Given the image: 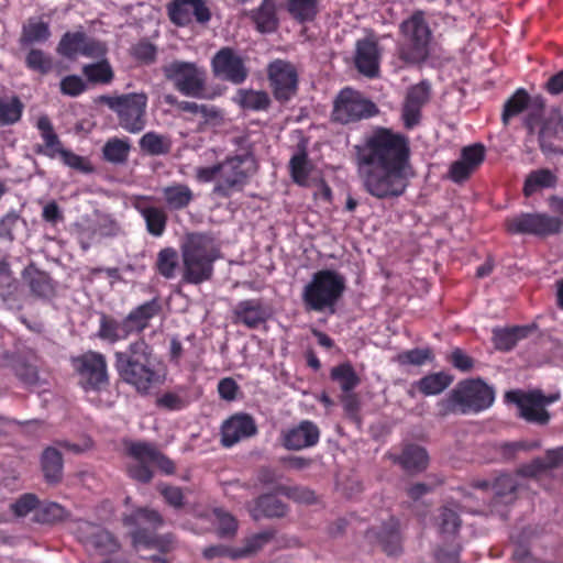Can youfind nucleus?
<instances>
[{"label": "nucleus", "mask_w": 563, "mask_h": 563, "mask_svg": "<svg viewBox=\"0 0 563 563\" xmlns=\"http://www.w3.org/2000/svg\"><path fill=\"white\" fill-rule=\"evenodd\" d=\"M257 432L256 421L250 413L236 412L222 422L220 442L223 448H232L240 441L256 435Z\"/></svg>", "instance_id": "nucleus-19"}, {"label": "nucleus", "mask_w": 563, "mask_h": 563, "mask_svg": "<svg viewBox=\"0 0 563 563\" xmlns=\"http://www.w3.org/2000/svg\"><path fill=\"white\" fill-rule=\"evenodd\" d=\"M147 95L130 92L119 96L101 95L97 101L107 106L117 114L120 126L129 133L136 134L146 125Z\"/></svg>", "instance_id": "nucleus-7"}, {"label": "nucleus", "mask_w": 563, "mask_h": 563, "mask_svg": "<svg viewBox=\"0 0 563 563\" xmlns=\"http://www.w3.org/2000/svg\"><path fill=\"white\" fill-rule=\"evenodd\" d=\"M485 146L482 143H475L464 146L461 151L460 158L475 172L485 159Z\"/></svg>", "instance_id": "nucleus-62"}, {"label": "nucleus", "mask_w": 563, "mask_h": 563, "mask_svg": "<svg viewBox=\"0 0 563 563\" xmlns=\"http://www.w3.org/2000/svg\"><path fill=\"white\" fill-rule=\"evenodd\" d=\"M529 102V93L523 88L517 89L504 104L501 113V121L504 125H508L511 118L522 113L528 108Z\"/></svg>", "instance_id": "nucleus-51"}, {"label": "nucleus", "mask_w": 563, "mask_h": 563, "mask_svg": "<svg viewBox=\"0 0 563 563\" xmlns=\"http://www.w3.org/2000/svg\"><path fill=\"white\" fill-rule=\"evenodd\" d=\"M541 446V442L534 441H516L506 442L500 445L499 452L503 459L510 461L515 460L519 452H529L537 450Z\"/></svg>", "instance_id": "nucleus-60"}, {"label": "nucleus", "mask_w": 563, "mask_h": 563, "mask_svg": "<svg viewBox=\"0 0 563 563\" xmlns=\"http://www.w3.org/2000/svg\"><path fill=\"white\" fill-rule=\"evenodd\" d=\"M49 37L48 23L31 18L22 26L19 44L21 47H31L34 44L45 43Z\"/></svg>", "instance_id": "nucleus-34"}, {"label": "nucleus", "mask_w": 563, "mask_h": 563, "mask_svg": "<svg viewBox=\"0 0 563 563\" xmlns=\"http://www.w3.org/2000/svg\"><path fill=\"white\" fill-rule=\"evenodd\" d=\"M154 200L153 196L135 195L131 205L144 219L148 234L159 238L166 231L168 216L163 208L153 205Z\"/></svg>", "instance_id": "nucleus-21"}, {"label": "nucleus", "mask_w": 563, "mask_h": 563, "mask_svg": "<svg viewBox=\"0 0 563 563\" xmlns=\"http://www.w3.org/2000/svg\"><path fill=\"white\" fill-rule=\"evenodd\" d=\"M275 534L274 529H267L247 537L244 540V545L236 549V555L240 559L258 552L275 538Z\"/></svg>", "instance_id": "nucleus-53"}, {"label": "nucleus", "mask_w": 563, "mask_h": 563, "mask_svg": "<svg viewBox=\"0 0 563 563\" xmlns=\"http://www.w3.org/2000/svg\"><path fill=\"white\" fill-rule=\"evenodd\" d=\"M82 74L87 80L92 84H110L113 80L114 74L110 63L102 59L97 63L87 64L82 67Z\"/></svg>", "instance_id": "nucleus-54"}, {"label": "nucleus", "mask_w": 563, "mask_h": 563, "mask_svg": "<svg viewBox=\"0 0 563 563\" xmlns=\"http://www.w3.org/2000/svg\"><path fill=\"white\" fill-rule=\"evenodd\" d=\"M495 389L481 378H468L459 382L448 395L438 401V413L441 417L450 415H477L493 406Z\"/></svg>", "instance_id": "nucleus-3"}, {"label": "nucleus", "mask_w": 563, "mask_h": 563, "mask_svg": "<svg viewBox=\"0 0 563 563\" xmlns=\"http://www.w3.org/2000/svg\"><path fill=\"white\" fill-rule=\"evenodd\" d=\"M23 277L27 279L31 292L41 298H46L54 292L53 280L46 272L40 269H25Z\"/></svg>", "instance_id": "nucleus-42"}, {"label": "nucleus", "mask_w": 563, "mask_h": 563, "mask_svg": "<svg viewBox=\"0 0 563 563\" xmlns=\"http://www.w3.org/2000/svg\"><path fill=\"white\" fill-rule=\"evenodd\" d=\"M150 460H135L134 463L128 465L129 476L140 483L147 484L153 478V471L150 466Z\"/></svg>", "instance_id": "nucleus-64"}, {"label": "nucleus", "mask_w": 563, "mask_h": 563, "mask_svg": "<svg viewBox=\"0 0 563 563\" xmlns=\"http://www.w3.org/2000/svg\"><path fill=\"white\" fill-rule=\"evenodd\" d=\"M99 327L96 336L109 344H115L125 341L130 335V329L125 323V318L117 319L114 316L99 312Z\"/></svg>", "instance_id": "nucleus-28"}, {"label": "nucleus", "mask_w": 563, "mask_h": 563, "mask_svg": "<svg viewBox=\"0 0 563 563\" xmlns=\"http://www.w3.org/2000/svg\"><path fill=\"white\" fill-rule=\"evenodd\" d=\"M74 371L85 389H99L108 382L107 361L103 354L88 351L70 360Z\"/></svg>", "instance_id": "nucleus-13"}, {"label": "nucleus", "mask_w": 563, "mask_h": 563, "mask_svg": "<svg viewBox=\"0 0 563 563\" xmlns=\"http://www.w3.org/2000/svg\"><path fill=\"white\" fill-rule=\"evenodd\" d=\"M345 288V278L336 271L320 269L313 273L301 292L305 310L308 312L330 311L333 313Z\"/></svg>", "instance_id": "nucleus-5"}, {"label": "nucleus", "mask_w": 563, "mask_h": 563, "mask_svg": "<svg viewBox=\"0 0 563 563\" xmlns=\"http://www.w3.org/2000/svg\"><path fill=\"white\" fill-rule=\"evenodd\" d=\"M19 283L13 277L11 268L0 279V298L11 307L18 300Z\"/></svg>", "instance_id": "nucleus-61"}, {"label": "nucleus", "mask_w": 563, "mask_h": 563, "mask_svg": "<svg viewBox=\"0 0 563 563\" xmlns=\"http://www.w3.org/2000/svg\"><path fill=\"white\" fill-rule=\"evenodd\" d=\"M126 452L134 460H150L152 464L166 475H172L176 471L175 463L152 443L142 441L130 442L126 445Z\"/></svg>", "instance_id": "nucleus-25"}, {"label": "nucleus", "mask_w": 563, "mask_h": 563, "mask_svg": "<svg viewBox=\"0 0 563 563\" xmlns=\"http://www.w3.org/2000/svg\"><path fill=\"white\" fill-rule=\"evenodd\" d=\"M505 400L517 405L519 416L528 422L543 426L550 420V413L544 408L549 401L541 394L509 390L505 394Z\"/></svg>", "instance_id": "nucleus-17"}, {"label": "nucleus", "mask_w": 563, "mask_h": 563, "mask_svg": "<svg viewBox=\"0 0 563 563\" xmlns=\"http://www.w3.org/2000/svg\"><path fill=\"white\" fill-rule=\"evenodd\" d=\"M452 375L444 372H438L423 376L416 382L415 385L422 395L432 396L441 394L452 384Z\"/></svg>", "instance_id": "nucleus-40"}, {"label": "nucleus", "mask_w": 563, "mask_h": 563, "mask_svg": "<svg viewBox=\"0 0 563 563\" xmlns=\"http://www.w3.org/2000/svg\"><path fill=\"white\" fill-rule=\"evenodd\" d=\"M12 371L19 380L27 386L38 383V368L36 363L26 356H16L12 361Z\"/></svg>", "instance_id": "nucleus-48"}, {"label": "nucleus", "mask_w": 563, "mask_h": 563, "mask_svg": "<svg viewBox=\"0 0 563 563\" xmlns=\"http://www.w3.org/2000/svg\"><path fill=\"white\" fill-rule=\"evenodd\" d=\"M252 20L260 32H274L278 26L274 0H262L260 7L252 12Z\"/></svg>", "instance_id": "nucleus-37"}, {"label": "nucleus", "mask_w": 563, "mask_h": 563, "mask_svg": "<svg viewBox=\"0 0 563 563\" xmlns=\"http://www.w3.org/2000/svg\"><path fill=\"white\" fill-rule=\"evenodd\" d=\"M68 512L57 503H40L34 512L33 520L42 525H54L67 518Z\"/></svg>", "instance_id": "nucleus-49"}, {"label": "nucleus", "mask_w": 563, "mask_h": 563, "mask_svg": "<svg viewBox=\"0 0 563 563\" xmlns=\"http://www.w3.org/2000/svg\"><path fill=\"white\" fill-rule=\"evenodd\" d=\"M354 63L356 69L368 78L379 73L380 49L376 40L365 37L356 42Z\"/></svg>", "instance_id": "nucleus-23"}, {"label": "nucleus", "mask_w": 563, "mask_h": 563, "mask_svg": "<svg viewBox=\"0 0 563 563\" xmlns=\"http://www.w3.org/2000/svg\"><path fill=\"white\" fill-rule=\"evenodd\" d=\"M402 40L397 44L396 56L402 66H417L430 56L433 38L432 30L427 21L426 12L416 10L399 25Z\"/></svg>", "instance_id": "nucleus-4"}, {"label": "nucleus", "mask_w": 563, "mask_h": 563, "mask_svg": "<svg viewBox=\"0 0 563 563\" xmlns=\"http://www.w3.org/2000/svg\"><path fill=\"white\" fill-rule=\"evenodd\" d=\"M529 325H514L507 328L493 329V343L496 350L508 352L511 351L517 343L526 339L531 332Z\"/></svg>", "instance_id": "nucleus-30"}, {"label": "nucleus", "mask_w": 563, "mask_h": 563, "mask_svg": "<svg viewBox=\"0 0 563 563\" xmlns=\"http://www.w3.org/2000/svg\"><path fill=\"white\" fill-rule=\"evenodd\" d=\"M59 156L66 166L75 170H78L84 174H89L93 172V167L87 158L75 154L70 150H60Z\"/></svg>", "instance_id": "nucleus-63"}, {"label": "nucleus", "mask_w": 563, "mask_h": 563, "mask_svg": "<svg viewBox=\"0 0 563 563\" xmlns=\"http://www.w3.org/2000/svg\"><path fill=\"white\" fill-rule=\"evenodd\" d=\"M286 10L299 23L312 22L319 13V0H286Z\"/></svg>", "instance_id": "nucleus-39"}, {"label": "nucleus", "mask_w": 563, "mask_h": 563, "mask_svg": "<svg viewBox=\"0 0 563 563\" xmlns=\"http://www.w3.org/2000/svg\"><path fill=\"white\" fill-rule=\"evenodd\" d=\"M517 489V481L509 474H501L492 484V490L494 494L493 503L496 504H508L515 499V493Z\"/></svg>", "instance_id": "nucleus-47"}, {"label": "nucleus", "mask_w": 563, "mask_h": 563, "mask_svg": "<svg viewBox=\"0 0 563 563\" xmlns=\"http://www.w3.org/2000/svg\"><path fill=\"white\" fill-rule=\"evenodd\" d=\"M393 461L407 472H421L427 468L429 456L427 451L417 444H407L401 454L394 455Z\"/></svg>", "instance_id": "nucleus-31"}, {"label": "nucleus", "mask_w": 563, "mask_h": 563, "mask_svg": "<svg viewBox=\"0 0 563 563\" xmlns=\"http://www.w3.org/2000/svg\"><path fill=\"white\" fill-rule=\"evenodd\" d=\"M408 136L377 126L355 146V158L365 190L375 198H397L408 187L410 168Z\"/></svg>", "instance_id": "nucleus-1"}, {"label": "nucleus", "mask_w": 563, "mask_h": 563, "mask_svg": "<svg viewBox=\"0 0 563 563\" xmlns=\"http://www.w3.org/2000/svg\"><path fill=\"white\" fill-rule=\"evenodd\" d=\"M330 378L340 385L344 394L351 393L361 383L354 367L349 362L334 366L330 372Z\"/></svg>", "instance_id": "nucleus-43"}, {"label": "nucleus", "mask_w": 563, "mask_h": 563, "mask_svg": "<svg viewBox=\"0 0 563 563\" xmlns=\"http://www.w3.org/2000/svg\"><path fill=\"white\" fill-rule=\"evenodd\" d=\"M504 227L509 234L549 236L562 231L563 221L561 218L548 213L521 212L506 218Z\"/></svg>", "instance_id": "nucleus-11"}, {"label": "nucleus", "mask_w": 563, "mask_h": 563, "mask_svg": "<svg viewBox=\"0 0 563 563\" xmlns=\"http://www.w3.org/2000/svg\"><path fill=\"white\" fill-rule=\"evenodd\" d=\"M179 268V254L175 247L166 246L158 251L154 269L163 278L169 280L176 277Z\"/></svg>", "instance_id": "nucleus-36"}, {"label": "nucleus", "mask_w": 563, "mask_h": 563, "mask_svg": "<svg viewBox=\"0 0 563 563\" xmlns=\"http://www.w3.org/2000/svg\"><path fill=\"white\" fill-rule=\"evenodd\" d=\"M275 492L299 504L313 505L318 501L314 492L303 486L278 485Z\"/></svg>", "instance_id": "nucleus-55"}, {"label": "nucleus", "mask_w": 563, "mask_h": 563, "mask_svg": "<svg viewBox=\"0 0 563 563\" xmlns=\"http://www.w3.org/2000/svg\"><path fill=\"white\" fill-rule=\"evenodd\" d=\"M430 97L431 86L426 80L408 89L401 108V120L407 130H412L420 124L422 108L429 102Z\"/></svg>", "instance_id": "nucleus-20"}, {"label": "nucleus", "mask_w": 563, "mask_h": 563, "mask_svg": "<svg viewBox=\"0 0 563 563\" xmlns=\"http://www.w3.org/2000/svg\"><path fill=\"white\" fill-rule=\"evenodd\" d=\"M162 195L166 206L170 210H184L194 200V192L191 188L181 183H174L162 188Z\"/></svg>", "instance_id": "nucleus-33"}, {"label": "nucleus", "mask_w": 563, "mask_h": 563, "mask_svg": "<svg viewBox=\"0 0 563 563\" xmlns=\"http://www.w3.org/2000/svg\"><path fill=\"white\" fill-rule=\"evenodd\" d=\"M25 66L32 71L46 75L53 69V60L42 49L31 48L25 56Z\"/></svg>", "instance_id": "nucleus-57"}, {"label": "nucleus", "mask_w": 563, "mask_h": 563, "mask_svg": "<svg viewBox=\"0 0 563 563\" xmlns=\"http://www.w3.org/2000/svg\"><path fill=\"white\" fill-rule=\"evenodd\" d=\"M57 53L66 58L73 59L78 55L90 58L103 57L107 53L106 45L82 31L66 32L56 48Z\"/></svg>", "instance_id": "nucleus-16"}, {"label": "nucleus", "mask_w": 563, "mask_h": 563, "mask_svg": "<svg viewBox=\"0 0 563 563\" xmlns=\"http://www.w3.org/2000/svg\"><path fill=\"white\" fill-rule=\"evenodd\" d=\"M368 540L376 539L383 551L388 555H396L401 550V537L399 531V521L390 516L387 521L383 522L379 530L371 528L366 532Z\"/></svg>", "instance_id": "nucleus-26"}, {"label": "nucleus", "mask_w": 563, "mask_h": 563, "mask_svg": "<svg viewBox=\"0 0 563 563\" xmlns=\"http://www.w3.org/2000/svg\"><path fill=\"white\" fill-rule=\"evenodd\" d=\"M130 150L131 145L128 139L112 137L103 145L102 155L104 161L121 165L126 163Z\"/></svg>", "instance_id": "nucleus-46"}, {"label": "nucleus", "mask_w": 563, "mask_h": 563, "mask_svg": "<svg viewBox=\"0 0 563 563\" xmlns=\"http://www.w3.org/2000/svg\"><path fill=\"white\" fill-rule=\"evenodd\" d=\"M267 75L274 98L284 103L289 101L298 90V73L287 60L275 59L267 67Z\"/></svg>", "instance_id": "nucleus-14"}, {"label": "nucleus", "mask_w": 563, "mask_h": 563, "mask_svg": "<svg viewBox=\"0 0 563 563\" xmlns=\"http://www.w3.org/2000/svg\"><path fill=\"white\" fill-rule=\"evenodd\" d=\"M288 507L285 503L278 499L274 494H263L258 496L250 514L254 520L261 518H283L286 516Z\"/></svg>", "instance_id": "nucleus-29"}, {"label": "nucleus", "mask_w": 563, "mask_h": 563, "mask_svg": "<svg viewBox=\"0 0 563 563\" xmlns=\"http://www.w3.org/2000/svg\"><path fill=\"white\" fill-rule=\"evenodd\" d=\"M217 256L202 238L190 239L181 247V283L200 285L213 276V263Z\"/></svg>", "instance_id": "nucleus-8"}, {"label": "nucleus", "mask_w": 563, "mask_h": 563, "mask_svg": "<svg viewBox=\"0 0 563 563\" xmlns=\"http://www.w3.org/2000/svg\"><path fill=\"white\" fill-rule=\"evenodd\" d=\"M320 440V429L311 420H302L297 426L283 430L282 445L289 451H300L312 448Z\"/></svg>", "instance_id": "nucleus-22"}, {"label": "nucleus", "mask_w": 563, "mask_h": 563, "mask_svg": "<svg viewBox=\"0 0 563 563\" xmlns=\"http://www.w3.org/2000/svg\"><path fill=\"white\" fill-rule=\"evenodd\" d=\"M289 173L294 183L306 186L311 172V164L305 147H300L289 161Z\"/></svg>", "instance_id": "nucleus-44"}, {"label": "nucleus", "mask_w": 563, "mask_h": 563, "mask_svg": "<svg viewBox=\"0 0 563 563\" xmlns=\"http://www.w3.org/2000/svg\"><path fill=\"white\" fill-rule=\"evenodd\" d=\"M87 545L99 555L114 554L120 550V542L108 530L97 528L87 539Z\"/></svg>", "instance_id": "nucleus-38"}, {"label": "nucleus", "mask_w": 563, "mask_h": 563, "mask_svg": "<svg viewBox=\"0 0 563 563\" xmlns=\"http://www.w3.org/2000/svg\"><path fill=\"white\" fill-rule=\"evenodd\" d=\"M41 465L47 483L56 484L60 482L63 476V456L56 448L48 446L43 451Z\"/></svg>", "instance_id": "nucleus-35"}, {"label": "nucleus", "mask_w": 563, "mask_h": 563, "mask_svg": "<svg viewBox=\"0 0 563 563\" xmlns=\"http://www.w3.org/2000/svg\"><path fill=\"white\" fill-rule=\"evenodd\" d=\"M122 522L124 527L132 528L131 538L135 548L157 549L162 553L173 550L174 536L156 533L164 526V518L157 510L139 507L131 514L123 515Z\"/></svg>", "instance_id": "nucleus-6"}, {"label": "nucleus", "mask_w": 563, "mask_h": 563, "mask_svg": "<svg viewBox=\"0 0 563 563\" xmlns=\"http://www.w3.org/2000/svg\"><path fill=\"white\" fill-rule=\"evenodd\" d=\"M377 112L374 102L365 99L358 91L344 88L334 100L331 118L334 122L349 124L372 118Z\"/></svg>", "instance_id": "nucleus-12"}, {"label": "nucleus", "mask_w": 563, "mask_h": 563, "mask_svg": "<svg viewBox=\"0 0 563 563\" xmlns=\"http://www.w3.org/2000/svg\"><path fill=\"white\" fill-rule=\"evenodd\" d=\"M211 66L217 77L234 85L244 82L249 75L244 60L231 47L219 49L211 60Z\"/></svg>", "instance_id": "nucleus-18"}, {"label": "nucleus", "mask_w": 563, "mask_h": 563, "mask_svg": "<svg viewBox=\"0 0 563 563\" xmlns=\"http://www.w3.org/2000/svg\"><path fill=\"white\" fill-rule=\"evenodd\" d=\"M236 101L241 108L252 111H264L271 106V98L266 91L240 89Z\"/></svg>", "instance_id": "nucleus-45"}, {"label": "nucleus", "mask_w": 563, "mask_h": 563, "mask_svg": "<svg viewBox=\"0 0 563 563\" xmlns=\"http://www.w3.org/2000/svg\"><path fill=\"white\" fill-rule=\"evenodd\" d=\"M434 358L433 351L430 347H416L404 351L396 356V361L400 365L421 366Z\"/></svg>", "instance_id": "nucleus-56"}, {"label": "nucleus", "mask_w": 563, "mask_h": 563, "mask_svg": "<svg viewBox=\"0 0 563 563\" xmlns=\"http://www.w3.org/2000/svg\"><path fill=\"white\" fill-rule=\"evenodd\" d=\"M163 73L181 95L194 98L205 97L207 74L196 63L173 60L163 67Z\"/></svg>", "instance_id": "nucleus-10"}, {"label": "nucleus", "mask_w": 563, "mask_h": 563, "mask_svg": "<svg viewBox=\"0 0 563 563\" xmlns=\"http://www.w3.org/2000/svg\"><path fill=\"white\" fill-rule=\"evenodd\" d=\"M163 310L162 301L154 297L132 310L124 317L131 334H140L150 327L151 320L159 316Z\"/></svg>", "instance_id": "nucleus-27"}, {"label": "nucleus", "mask_w": 563, "mask_h": 563, "mask_svg": "<svg viewBox=\"0 0 563 563\" xmlns=\"http://www.w3.org/2000/svg\"><path fill=\"white\" fill-rule=\"evenodd\" d=\"M437 520L439 530L443 534H455L461 527V519L459 514L454 509L446 506L439 510Z\"/></svg>", "instance_id": "nucleus-58"}, {"label": "nucleus", "mask_w": 563, "mask_h": 563, "mask_svg": "<svg viewBox=\"0 0 563 563\" xmlns=\"http://www.w3.org/2000/svg\"><path fill=\"white\" fill-rule=\"evenodd\" d=\"M213 515L217 520V533L220 538H232L238 530L236 519L222 509H214Z\"/></svg>", "instance_id": "nucleus-59"}, {"label": "nucleus", "mask_w": 563, "mask_h": 563, "mask_svg": "<svg viewBox=\"0 0 563 563\" xmlns=\"http://www.w3.org/2000/svg\"><path fill=\"white\" fill-rule=\"evenodd\" d=\"M155 404L158 408L168 411L183 410L189 405L187 388L184 386H177L174 390L163 393L156 398Z\"/></svg>", "instance_id": "nucleus-50"}, {"label": "nucleus", "mask_w": 563, "mask_h": 563, "mask_svg": "<svg viewBox=\"0 0 563 563\" xmlns=\"http://www.w3.org/2000/svg\"><path fill=\"white\" fill-rule=\"evenodd\" d=\"M24 106L19 97H0V126L12 125L20 121Z\"/></svg>", "instance_id": "nucleus-52"}, {"label": "nucleus", "mask_w": 563, "mask_h": 563, "mask_svg": "<svg viewBox=\"0 0 563 563\" xmlns=\"http://www.w3.org/2000/svg\"><path fill=\"white\" fill-rule=\"evenodd\" d=\"M114 358V367L120 378L140 394H148L163 379L153 349L144 338L131 342L124 351L115 352Z\"/></svg>", "instance_id": "nucleus-2"}, {"label": "nucleus", "mask_w": 563, "mask_h": 563, "mask_svg": "<svg viewBox=\"0 0 563 563\" xmlns=\"http://www.w3.org/2000/svg\"><path fill=\"white\" fill-rule=\"evenodd\" d=\"M235 322L249 329H256L269 318V310L262 299L241 300L233 309Z\"/></svg>", "instance_id": "nucleus-24"}, {"label": "nucleus", "mask_w": 563, "mask_h": 563, "mask_svg": "<svg viewBox=\"0 0 563 563\" xmlns=\"http://www.w3.org/2000/svg\"><path fill=\"white\" fill-rule=\"evenodd\" d=\"M169 21L179 27L196 22L206 25L212 18L207 0H170L166 4Z\"/></svg>", "instance_id": "nucleus-15"}, {"label": "nucleus", "mask_w": 563, "mask_h": 563, "mask_svg": "<svg viewBox=\"0 0 563 563\" xmlns=\"http://www.w3.org/2000/svg\"><path fill=\"white\" fill-rule=\"evenodd\" d=\"M220 177L213 187V194L230 198L234 191H242L256 170L255 159L251 154L225 157L220 162Z\"/></svg>", "instance_id": "nucleus-9"}, {"label": "nucleus", "mask_w": 563, "mask_h": 563, "mask_svg": "<svg viewBox=\"0 0 563 563\" xmlns=\"http://www.w3.org/2000/svg\"><path fill=\"white\" fill-rule=\"evenodd\" d=\"M143 153L151 156L166 155L172 150V141L168 136L154 131L146 132L139 141Z\"/></svg>", "instance_id": "nucleus-41"}, {"label": "nucleus", "mask_w": 563, "mask_h": 563, "mask_svg": "<svg viewBox=\"0 0 563 563\" xmlns=\"http://www.w3.org/2000/svg\"><path fill=\"white\" fill-rule=\"evenodd\" d=\"M558 181V175L549 168L531 170L526 176L522 194L526 198H529L540 190L555 188Z\"/></svg>", "instance_id": "nucleus-32"}]
</instances>
